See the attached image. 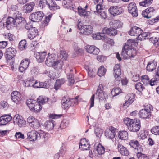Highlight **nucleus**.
<instances>
[{"label": "nucleus", "mask_w": 159, "mask_h": 159, "mask_svg": "<svg viewBox=\"0 0 159 159\" xmlns=\"http://www.w3.org/2000/svg\"><path fill=\"white\" fill-rule=\"evenodd\" d=\"M136 44L134 40L132 39H129L125 43L121 53V56L124 59L134 58L136 56L137 51L134 48V46H135Z\"/></svg>", "instance_id": "nucleus-1"}, {"label": "nucleus", "mask_w": 159, "mask_h": 159, "mask_svg": "<svg viewBox=\"0 0 159 159\" xmlns=\"http://www.w3.org/2000/svg\"><path fill=\"white\" fill-rule=\"evenodd\" d=\"M124 123L129 130L133 132H137L141 127L140 121L139 119H133L127 118L124 120Z\"/></svg>", "instance_id": "nucleus-2"}, {"label": "nucleus", "mask_w": 159, "mask_h": 159, "mask_svg": "<svg viewBox=\"0 0 159 159\" xmlns=\"http://www.w3.org/2000/svg\"><path fill=\"white\" fill-rule=\"evenodd\" d=\"M153 107L151 105H147L144 109H142L139 112V115L140 118L146 119L150 118L151 111H152Z\"/></svg>", "instance_id": "nucleus-3"}, {"label": "nucleus", "mask_w": 159, "mask_h": 159, "mask_svg": "<svg viewBox=\"0 0 159 159\" xmlns=\"http://www.w3.org/2000/svg\"><path fill=\"white\" fill-rule=\"evenodd\" d=\"M46 5H48L49 8L51 10L54 11L60 9L59 6L54 0H40L39 5L40 7L43 8Z\"/></svg>", "instance_id": "nucleus-4"}, {"label": "nucleus", "mask_w": 159, "mask_h": 159, "mask_svg": "<svg viewBox=\"0 0 159 159\" xmlns=\"http://www.w3.org/2000/svg\"><path fill=\"white\" fill-rule=\"evenodd\" d=\"M44 14L42 11H37L31 13L29 16L31 20L34 22H39L41 21Z\"/></svg>", "instance_id": "nucleus-5"}, {"label": "nucleus", "mask_w": 159, "mask_h": 159, "mask_svg": "<svg viewBox=\"0 0 159 159\" xmlns=\"http://www.w3.org/2000/svg\"><path fill=\"white\" fill-rule=\"evenodd\" d=\"M103 88L102 85L100 84L98 87L95 94L100 99H102L101 100L106 101L108 98V95L107 93L103 92Z\"/></svg>", "instance_id": "nucleus-6"}, {"label": "nucleus", "mask_w": 159, "mask_h": 159, "mask_svg": "<svg viewBox=\"0 0 159 159\" xmlns=\"http://www.w3.org/2000/svg\"><path fill=\"white\" fill-rule=\"evenodd\" d=\"M116 129L113 126L110 127L109 129H107L105 131V136L109 139H112L115 136V131Z\"/></svg>", "instance_id": "nucleus-7"}, {"label": "nucleus", "mask_w": 159, "mask_h": 159, "mask_svg": "<svg viewBox=\"0 0 159 159\" xmlns=\"http://www.w3.org/2000/svg\"><path fill=\"white\" fill-rule=\"evenodd\" d=\"M128 8L129 13L131 14L133 17H137L138 16L137 8L135 3H130L128 6Z\"/></svg>", "instance_id": "nucleus-8"}, {"label": "nucleus", "mask_w": 159, "mask_h": 159, "mask_svg": "<svg viewBox=\"0 0 159 159\" xmlns=\"http://www.w3.org/2000/svg\"><path fill=\"white\" fill-rule=\"evenodd\" d=\"M113 70L116 81H120L121 80L120 75L121 74L120 65L118 64H116L114 67Z\"/></svg>", "instance_id": "nucleus-9"}, {"label": "nucleus", "mask_w": 159, "mask_h": 159, "mask_svg": "<svg viewBox=\"0 0 159 159\" xmlns=\"http://www.w3.org/2000/svg\"><path fill=\"white\" fill-rule=\"evenodd\" d=\"M30 61L29 59L25 58L22 60L20 64L19 70L21 72H23L29 67Z\"/></svg>", "instance_id": "nucleus-10"}, {"label": "nucleus", "mask_w": 159, "mask_h": 159, "mask_svg": "<svg viewBox=\"0 0 159 159\" xmlns=\"http://www.w3.org/2000/svg\"><path fill=\"white\" fill-rule=\"evenodd\" d=\"M109 13L113 16L120 15L122 13L123 11L122 8L117 6H113L108 9Z\"/></svg>", "instance_id": "nucleus-11"}, {"label": "nucleus", "mask_w": 159, "mask_h": 159, "mask_svg": "<svg viewBox=\"0 0 159 159\" xmlns=\"http://www.w3.org/2000/svg\"><path fill=\"white\" fill-rule=\"evenodd\" d=\"M88 53L95 55H98L100 52L99 49L94 45H87L85 48Z\"/></svg>", "instance_id": "nucleus-12"}, {"label": "nucleus", "mask_w": 159, "mask_h": 159, "mask_svg": "<svg viewBox=\"0 0 159 159\" xmlns=\"http://www.w3.org/2000/svg\"><path fill=\"white\" fill-rule=\"evenodd\" d=\"M57 55L54 54H51L50 55L48 54L45 61L46 65L48 66H51L54 62L57 60Z\"/></svg>", "instance_id": "nucleus-13"}, {"label": "nucleus", "mask_w": 159, "mask_h": 159, "mask_svg": "<svg viewBox=\"0 0 159 159\" xmlns=\"http://www.w3.org/2000/svg\"><path fill=\"white\" fill-rule=\"evenodd\" d=\"M129 145L131 147L135 149L136 152L138 151L140 152L141 151L143 150L142 148V146L137 140H131L129 142Z\"/></svg>", "instance_id": "nucleus-14"}, {"label": "nucleus", "mask_w": 159, "mask_h": 159, "mask_svg": "<svg viewBox=\"0 0 159 159\" xmlns=\"http://www.w3.org/2000/svg\"><path fill=\"white\" fill-rule=\"evenodd\" d=\"M11 97L13 102L16 104H18L19 102L22 100L20 93L17 91L12 92L11 94Z\"/></svg>", "instance_id": "nucleus-15"}, {"label": "nucleus", "mask_w": 159, "mask_h": 159, "mask_svg": "<svg viewBox=\"0 0 159 159\" xmlns=\"http://www.w3.org/2000/svg\"><path fill=\"white\" fill-rule=\"evenodd\" d=\"M90 144L86 140L85 138L81 139L79 143V148L81 150H89L90 148Z\"/></svg>", "instance_id": "nucleus-16"}, {"label": "nucleus", "mask_w": 159, "mask_h": 159, "mask_svg": "<svg viewBox=\"0 0 159 159\" xmlns=\"http://www.w3.org/2000/svg\"><path fill=\"white\" fill-rule=\"evenodd\" d=\"M142 32L143 30L140 28L134 26L131 28L129 32V34L131 36H136L138 37Z\"/></svg>", "instance_id": "nucleus-17"}, {"label": "nucleus", "mask_w": 159, "mask_h": 159, "mask_svg": "<svg viewBox=\"0 0 159 159\" xmlns=\"http://www.w3.org/2000/svg\"><path fill=\"white\" fill-rule=\"evenodd\" d=\"M155 11V10L152 7H149L142 11V15L144 17L148 19L150 18L151 13H152Z\"/></svg>", "instance_id": "nucleus-18"}, {"label": "nucleus", "mask_w": 159, "mask_h": 159, "mask_svg": "<svg viewBox=\"0 0 159 159\" xmlns=\"http://www.w3.org/2000/svg\"><path fill=\"white\" fill-rule=\"evenodd\" d=\"M103 31L104 33H106L107 34L110 35V36H114L116 35L117 33V31L116 29L111 27L110 28H104Z\"/></svg>", "instance_id": "nucleus-19"}, {"label": "nucleus", "mask_w": 159, "mask_h": 159, "mask_svg": "<svg viewBox=\"0 0 159 159\" xmlns=\"http://www.w3.org/2000/svg\"><path fill=\"white\" fill-rule=\"evenodd\" d=\"M15 19L11 17H9L6 20L5 26L9 30L11 28V27H14L15 25Z\"/></svg>", "instance_id": "nucleus-20"}, {"label": "nucleus", "mask_w": 159, "mask_h": 159, "mask_svg": "<svg viewBox=\"0 0 159 159\" xmlns=\"http://www.w3.org/2000/svg\"><path fill=\"white\" fill-rule=\"evenodd\" d=\"M55 125V122L52 119L48 120L44 124V127L48 131L53 129Z\"/></svg>", "instance_id": "nucleus-21"}, {"label": "nucleus", "mask_w": 159, "mask_h": 159, "mask_svg": "<svg viewBox=\"0 0 159 159\" xmlns=\"http://www.w3.org/2000/svg\"><path fill=\"white\" fill-rule=\"evenodd\" d=\"M72 102L69 98L66 99V98L64 97L61 101L62 108L66 109H68L71 106Z\"/></svg>", "instance_id": "nucleus-22"}, {"label": "nucleus", "mask_w": 159, "mask_h": 159, "mask_svg": "<svg viewBox=\"0 0 159 159\" xmlns=\"http://www.w3.org/2000/svg\"><path fill=\"white\" fill-rule=\"evenodd\" d=\"M37 132L35 130H32L27 134L28 138L30 141H34L38 140Z\"/></svg>", "instance_id": "nucleus-23"}, {"label": "nucleus", "mask_w": 159, "mask_h": 159, "mask_svg": "<svg viewBox=\"0 0 159 159\" xmlns=\"http://www.w3.org/2000/svg\"><path fill=\"white\" fill-rule=\"evenodd\" d=\"M117 148L120 153L123 155L128 156L129 152L126 148L120 144H119Z\"/></svg>", "instance_id": "nucleus-24"}, {"label": "nucleus", "mask_w": 159, "mask_h": 159, "mask_svg": "<svg viewBox=\"0 0 159 159\" xmlns=\"http://www.w3.org/2000/svg\"><path fill=\"white\" fill-rule=\"evenodd\" d=\"M157 65V62L154 60L149 62L146 67L148 71H152L155 69Z\"/></svg>", "instance_id": "nucleus-25"}, {"label": "nucleus", "mask_w": 159, "mask_h": 159, "mask_svg": "<svg viewBox=\"0 0 159 159\" xmlns=\"http://www.w3.org/2000/svg\"><path fill=\"white\" fill-rule=\"evenodd\" d=\"M159 80V66L158 67L157 71L156 72V74L154 79H151L149 81V84L151 86H153L155 84H157V81Z\"/></svg>", "instance_id": "nucleus-26"}, {"label": "nucleus", "mask_w": 159, "mask_h": 159, "mask_svg": "<svg viewBox=\"0 0 159 159\" xmlns=\"http://www.w3.org/2000/svg\"><path fill=\"white\" fill-rule=\"evenodd\" d=\"M46 56V53L45 52H37L36 58L39 63H41L44 61Z\"/></svg>", "instance_id": "nucleus-27"}, {"label": "nucleus", "mask_w": 159, "mask_h": 159, "mask_svg": "<svg viewBox=\"0 0 159 159\" xmlns=\"http://www.w3.org/2000/svg\"><path fill=\"white\" fill-rule=\"evenodd\" d=\"M94 152H97L99 155L103 154L105 152V148L100 143H99L96 147L94 148Z\"/></svg>", "instance_id": "nucleus-28"}, {"label": "nucleus", "mask_w": 159, "mask_h": 159, "mask_svg": "<svg viewBox=\"0 0 159 159\" xmlns=\"http://www.w3.org/2000/svg\"><path fill=\"white\" fill-rule=\"evenodd\" d=\"M28 37L30 39H33L38 34V30L35 27H33L28 32Z\"/></svg>", "instance_id": "nucleus-29"}, {"label": "nucleus", "mask_w": 159, "mask_h": 159, "mask_svg": "<svg viewBox=\"0 0 159 159\" xmlns=\"http://www.w3.org/2000/svg\"><path fill=\"white\" fill-rule=\"evenodd\" d=\"M83 33L85 35H89L93 32V27L91 25H84L83 27Z\"/></svg>", "instance_id": "nucleus-30"}, {"label": "nucleus", "mask_w": 159, "mask_h": 159, "mask_svg": "<svg viewBox=\"0 0 159 159\" xmlns=\"http://www.w3.org/2000/svg\"><path fill=\"white\" fill-rule=\"evenodd\" d=\"M63 65V62L62 61L57 60L51 66L55 69L60 70L62 69Z\"/></svg>", "instance_id": "nucleus-31"}, {"label": "nucleus", "mask_w": 159, "mask_h": 159, "mask_svg": "<svg viewBox=\"0 0 159 159\" xmlns=\"http://www.w3.org/2000/svg\"><path fill=\"white\" fill-rule=\"evenodd\" d=\"M106 34H107V33H104L102 30V33H97V34H92V36L94 39H101L105 40L107 39V36L106 35Z\"/></svg>", "instance_id": "nucleus-32"}, {"label": "nucleus", "mask_w": 159, "mask_h": 159, "mask_svg": "<svg viewBox=\"0 0 159 159\" xmlns=\"http://www.w3.org/2000/svg\"><path fill=\"white\" fill-rule=\"evenodd\" d=\"M62 5L65 8L71 9L74 8L73 6V2L71 0H63L62 2Z\"/></svg>", "instance_id": "nucleus-33"}, {"label": "nucleus", "mask_w": 159, "mask_h": 159, "mask_svg": "<svg viewBox=\"0 0 159 159\" xmlns=\"http://www.w3.org/2000/svg\"><path fill=\"white\" fill-rule=\"evenodd\" d=\"M35 6V3L32 2L30 3H27L23 7L25 9V12L26 13L30 12L33 10Z\"/></svg>", "instance_id": "nucleus-34"}, {"label": "nucleus", "mask_w": 159, "mask_h": 159, "mask_svg": "<svg viewBox=\"0 0 159 159\" xmlns=\"http://www.w3.org/2000/svg\"><path fill=\"white\" fill-rule=\"evenodd\" d=\"M65 81V80L64 78L57 79L54 86V89L56 90H58Z\"/></svg>", "instance_id": "nucleus-35"}, {"label": "nucleus", "mask_w": 159, "mask_h": 159, "mask_svg": "<svg viewBox=\"0 0 159 159\" xmlns=\"http://www.w3.org/2000/svg\"><path fill=\"white\" fill-rule=\"evenodd\" d=\"M118 137L122 140H126L128 139V133L125 131H119L118 133Z\"/></svg>", "instance_id": "nucleus-36"}, {"label": "nucleus", "mask_w": 159, "mask_h": 159, "mask_svg": "<svg viewBox=\"0 0 159 159\" xmlns=\"http://www.w3.org/2000/svg\"><path fill=\"white\" fill-rule=\"evenodd\" d=\"M37 101L33 99H29L26 101V104L29 109L32 110L34 109V106L36 103Z\"/></svg>", "instance_id": "nucleus-37"}, {"label": "nucleus", "mask_w": 159, "mask_h": 159, "mask_svg": "<svg viewBox=\"0 0 159 159\" xmlns=\"http://www.w3.org/2000/svg\"><path fill=\"white\" fill-rule=\"evenodd\" d=\"M14 19V22H15V25L16 26H17L18 24L21 23L24 24L26 22V20H25V19L21 16H19L18 17L17 16Z\"/></svg>", "instance_id": "nucleus-38"}, {"label": "nucleus", "mask_w": 159, "mask_h": 159, "mask_svg": "<svg viewBox=\"0 0 159 159\" xmlns=\"http://www.w3.org/2000/svg\"><path fill=\"white\" fill-rule=\"evenodd\" d=\"M5 52H6V53H9L15 57L17 52V51L15 48L11 47L6 49Z\"/></svg>", "instance_id": "nucleus-39"}, {"label": "nucleus", "mask_w": 159, "mask_h": 159, "mask_svg": "<svg viewBox=\"0 0 159 159\" xmlns=\"http://www.w3.org/2000/svg\"><path fill=\"white\" fill-rule=\"evenodd\" d=\"M37 134H38V140L41 139L45 140V139L47 137V135H48V134L42 130H40L37 132Z\"/></svg>", "instance_id": "nucleus-40"}, {"label": "nucleus", "mask_w": 159, "mask_h": 159, "mask_svg": "<svg viewBox=\"0 0 159 159\" xmlns=\"http://www.w3.org/2000/svg\"><path fill=\"white\" fill-rule=\"evenodd\" d=\"M49 98L45 96H39L37 99V101L39 103L42 104H44L45 103L47 102Z\"/></svg>", "instance_id": "nucleus-41"}, {"label": "nucleus", "mask_w": 159, "mask_h": 159, "mask_svg": "<svg viewBox=\"0 0 159 159\" xmlns=\"http://www.w3.org/2000/svg\"><path fill=\"white\" fill-rule=\"evenodd\" d=\"M143 150L137 151L136 152L137 156L138 159H149V157L146 154L142 153Z\"/></svg>", "instance_id": "nucleus-42"}, {"label": "nucleus", "mask_w": 159, "mask_h": 159, "mask_svg": "<svg viewBox=\"0 0 159 159\" xmlns=\"http://www.w3.org/2000/svg\"><path fill=\"white\" fill-rule=\"evenodd\" d=\"M106 72V69L104 67V66H101L98 69V75L101 77L104 75Z\"/></svg>", "instance_id": "nucleus-43"}, {"label": "nucleus", "mask_w": 159, "mask_h": 159, "mask_svg": "<svg viewBox=\"0 0 159 159\" xmlns=\"http://www.w3.org/2000/svg\"><path fill=\"white\" fill-rule=\"evenodd\" d=\"M16 121L17 122L18 125L20 127H23L25 126L26 124L25 121L20 118V117L16 118Z\"/></svg>", "instance_id": "nucleus-44"}, {"label": "nucleus", "mask_w": 159, "mask_h": 159, "mask_svg": "<svg viewBox=\"0 0 159 159\" xmlns=\"http://www.w3.org/2000/svg\"><path fill=\"white\" fill-rule=\"evenodd\" d=\"M67 78L68 80L70 85H73L74 84L75 80L74 74L71 73H69L67 75Z\"/></svg>", "instance_id": "nucleus-45"}, {"label": "nucleus", "mask_w": 159, "mask_h": 159, "mask_svg": "<svg viewBox=\"0 0 159 159\" xmlns=\"http://www.w3.org/2000/svg\"><path fill=\"white\" fill-rule=\"evenodd\" d=\"M27 44L26 41L25 40H21L19 43L18 48L20 50L25 49Z\"/></svg>", "instance_id": "nucleus-46"}, {"label": "nucleus", "mask_w": 159, "mask_h": 159, "mask_svg": "<svg viewBox=\"0 0 159 159\" xmlns=\"http://www.w3.org/2000/svg\"><path fill=\"white\" fill-rule=\"evenodd\" d=\"M121 89L119 87L113 88L111 91V95L113 97L118 95L121 92Z\"/></svg>", "instance_id": "nucleus-47"}, {"label": "nucleus", "mask_w": 159, "mask_h": 159, "mask_svg": "<svg viewBox=\"0 0 159 159\" xmlns=\"http://www.w3.org/2000/svg\"><path fill=\"white\" fill-rule=\"evenodd\" d=\"M39 126V123L38 120L34 119L32 120V122H30V126L33 129H37Z\"/></svg>", "instance_id": "nucleus-48"}, {"label": "nucleus", "mask_w": 159, "mask_h": 159, "mask_svg": "<svg viewBox=\"0 0 159 159\" xmlns=\"http://www.w3.org/2000/svg\"><path fill=\"white\" fill-rule=\"evenodd\" d=\"M42 108V106L40 105V104L37 101L36 103L34 106V109H32V111L35 112H39Z\"/></svg>", "instance_id": "nucleus-49"}, {"label": "nucleus", "mask_w": 159, "mask_h": 159, "mask_svg": "<svg viewBox=\"0 0 159 159\" xmlns=\"http://www.w3.org/2000/svg\"><path fill=\"white\" fill-rule=\"evenodd\" d=\"M151 133L156 135H159V126H155L151 129Z\"/></svg>", "instance_id": "nucleus-50"}, {"label": "nucleus", "mask_w": 159, "mask_h": 159, "mask_svg": "<svg viewBox=\"0 0 159 159\" xmlns=\"http://www.w3.org/2000/svg\"><path fill=\"white\" fill-rule=\"evenodd\" d=\"M148 34V32L142 33L138 36V39L140 40H144L147 39V35Z\"/></svg>", "instance_id": "nucleus-51"}, {"label": "nucleus", "mask_w": 159, "mask_h": 159, "mask_svg": "<svg viewBox=\"0 0 159 159\" xmlns=\"http://www.w3.org/2000/svg\"><path fill=\"white\" fill-rule=\"evenodd\" d=\"M135 88L139 92H141L145 89L144 87L140 82H138L135 85Z\"/></svg>", "instance_id": "nucleus-52"}, {"label": "nucleus", "mask_w": 159, "mask_h": 159, "mask_svg": "<svg viewBox=\"0 0 159 159\" xmlns=\"http://www.w3.org/2000/svg\"><path fill=\"white\" fill-rule=\"evenodd\" d=\"M95 133L97 137H100L103 133V130L100 128H97L95 129Z\"/></svg>", "instance_id": "nucleus-53"}, {"label": "nucleus", "mask_w": 159, "mask_h": 159, "mask_svg": "<svg viewBox=\"0 0 159 159\" xmlns=\"http://www.w3.org/2000/svg\"><path fill=\"white\" fill-rule=\"evenodd\" d=\"M52 14L51 13L48 15V16H46L45 17V19L43 22V23L44 24L45 26H47L48 25V23L49 22L51 18L52 17Z\"/></svg>", "instance_id": "nucleus-54"}, {"label": "nucleus", "mask_w": 159, "mask_h": 159, "mask_svg": "<svg viewBox=\"0 0 159 159\" xmlns=\"http://www.w3.org/2000/svg\"><path fill=\"white\" fill-rule=\"evenodd\" d=\"M97 14L99 15L103 19H105L107 17V14L103 10L97 11Z\"/></svg>", "instance_id": "nucleus-55"}, {"label": "nucleus", "mask_w": 159, "mask_h": 159, "mask_svg": "<svg viewBox=\"0 0 159 159\" xmlns=\"http://www.w3.org/2000/svg\"><path fill=\"white\" fill-rule=\"evenodd\" d=\"M5 56L6 60L7 61L11 60L12 61L13 60V58L15 56H13L9 53H6V52L5 53Z\"/></svg>", "instance_id": "nucleus-56"}, {"label": "nucleus", "mask_w": 159, "mask_h": 159, "mask_svg": "<svg viewBox=\"0 0 159 159\" xmlns=\"http://www.w3.org/2000/svg\"><path fill=\"white\" fill-rule=\"evenodd\" d=\"M78 14L81 16L83 17L84 12V11L85 9L82 8L80 6L78 7Z\"/></svg>", "instance_id": "nucleus-57"}, {"label": "nucleus", "mask_w": 159, "mask_h": 159, "mask_svg": "<svg viewBox=\"0 0 159 159\" xmlns=\"http://www.w3.org/2000/svg\"><path fill=\"white\" fill-rule=\"evenodd\" d=\"M122 23L120 21H116L114 24V26L115 29L120 28L122 27Z\"/></svg>", "instance_id": "nucleus-58"}, {"label": "nucleus", "mask_w": 159, "mask_h": 159, "mask_svg": "<svg viewBox=\"0 0 159 159\" xmlns=\"http://www.w3.org/2000/svg\"><path fill=\"white\" fill-rule=\"evenodd\" d=\"M4 116V118L5 120V123H7V124L8 122H9L12 119V117L9 115H3ZM5 123V122H3Z\"/></svg>", "instance_id": "nucleus-59"}, {"label": "nucleus", "mask_w": 159, "mask_h": 159, "mask_svg": "<svg viewBox=\"0 0 159 159\" xmlns=\"http://www.w3.org/2000/svg\"><path fill=\"white\" fill-rule=\"evenodd\" d=\"M15 136L18 139H24V135L20 132H16Z\"/></svg>", "instance_id": "nucleus-60"}, {"label": "nucleus", "mask_w": 159, "mask_h": 159, "mask_svg": "<svg viewBox=\"0 0 159 159\" xmlns=\"http://www.w3.org/2000/svg\"><path fill=\"white\" fill-rule=\"evenodd\" d=\"M7 44V42L2 41L0 42V49L4 48Z\"/></svg>", "instance_id": "nucleus-61"}, {"label": "nucleus", "mask_w": 159, "mask_h": 159, "mask_svg": "<svg viewBox=\"0 0 159 159\" xmlns=\"http://www.w3.org/2000/svg\"><path fill=\"white\" fill-rule=\"evenodd\" d=\"M126 99H128V100H127L128 101V103L130 104L133 102L134 100V96L132 97L129 96H127L126 97Z\"/></svg>", "instance_id": "nucleus-62"}, {"label": "nucleus", "mask_w": 159, "mask_h": 159, "mask_svg": "<svg viewBox=\"0 0 159 159\" xmlns=\"http://www.w3.org/2000/svg\"><path fill=\"white\" fill-rule=\"evenodd\" d=\"M61 57H62V58L66 60L68 56V54L66 53L65 51H62L60 53Z\"/></svg>", "instance_id": "nucleus-63"}, {"label": "nucleus", "mask_w": 159, "mask_h": 159, "mask_svg": "<svg viewBox=\"0 0 159 159\" xmlns=\"http://www.w3.org/2000/svg\"><path fill=\"white\" fill-rule=\"evenodd\" d=\"M159 20V16H157L155 18L152 19L150 21L149 24H153L155 22H157Z\"/></svg>", "instance_id": "nucleus-64"}]
</instances>
